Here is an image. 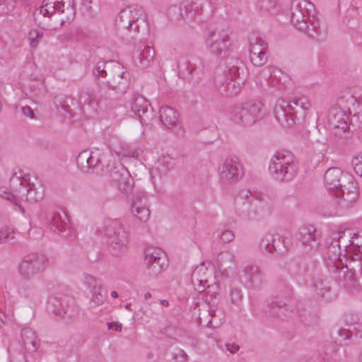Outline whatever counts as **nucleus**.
I'll use <instances>...</instances> for the list:
<instances>
[{"mask_svg": "<svg viewBox=\"0 0 362 362\" xmlns=\"http://www.w3.org/2000/svg\"><path fill=\"white\" fill-rule=\"evenodd\" d=\"M281 240L280 238L278 239L273 238L271 235H267L260 242L261 249H264L265 251L273 253L274 252L278 253H284L286 251V248L283 246L281 247L279 243Z\"/></svg>", "mask_w": 362, "mask_h": 362, "instance_id": "nucleus-36", "label": "nucleus"}, {"mask_svg": "<svg viewBox=\"0 0 362 362\" xmlns=\"http://www.w3.org/2000/svg\"><path fill=\"white\" fill-rule=\"evenodd\" d=\"M218 171L223 182L233 183L239 179L241 165L237 158H228L219 166Z\"/></svg>", "mask_w": 362, "mask_h": 362, "instance_id": "nucleus-23", "label": "nucleus"}, {"mask_svg": "<svg viewBox=\"0 0 362 362\" xmlns=\"http://www.w3.org/2000/svg\"><path fill=\"white\" fill-rule=\"evenodd\" d=\"M258 6L264 13L274 14L279 10L278 0H259Z\"/></svg>", "mask_w": 362, "mask_h": 362, "instance_id": "nucleus-41", "label": "nucleus"}, {"mask_svg": "<svg viewBox=\"0 0 362 362\" xmlns=\"http://www.w3.org/2000/svg\"><path fill=\"white\" fill-rule=\"evenodd\" d=\"M90 158L88 159V164L90 165V170L94 168H98L100 165H103L104 156L100 155L98 152H90Z\"/></svg>", "mask_w": 362, "mask_h": 362, "instance_id": "nucleus-51", "label": "nucleus"}, {"mask_svg": "<svg viewBox=\"0 0 362 362\" xmlns=\"http://www.w3.org/2000/svg\"><path fill=\"white\" fill-rule=\"evenodd\" d=\"M292 286L285 280L279 279L275 284V291L271 302L267 301L262 312L265 317L284 320L292 313L287 306L292 300Z\"/></svg>", "mask_w": 362, "mask_h": 362, "instance_id": "nucleus-5", "label": "nucleus"}, {"mask_svg": "<svg viewBox=\"0 0 362 362\" xmlns=\"http://www.w3.org/2000/svg\"><path fill=\"white\" fill-rule=\"evenodd\" d=\"M51 230L59 234H63L67 238H74V229L69 226V220L66 212L63 210L54 211L52 214L49 220Z\"/></svg>", "mask_w": 362, "mask_h": 362, "instance_id": "nucleus-21", "label": "nucleus"}, {"mask_svg": "<svg viewBox=\"0 0 362 362\" xmlns=\"http://www.w3.org/2000/svg\"><path fill=\"white\" fill-rule=\"evenodd\" d=\"M272 197L263 192L240 191L235 199V209L244 218L259 221L268 217L272 211Z\"/></svg>", "mask_w": 362, "mask_h": 362, "instance_id": "nucleus-3", "label": "nucleus"}, {"mask_svg": "<svg viewBox=\"0 0 362 362\" xmlns=\"http://www.w3.org/2000/svg\"><path fill=\"white\" fill-rule=\"evenodd\" d=\"M173 357L177 362H187L188 361L187 354L181 349H177L175 350Z\"/></svg>", "mask_w": 362, "mask_h": 362, "instance_id": "nucleus-59", "label": "nucleus"}, {"mask_svg": "<svg viewBox=\"0 0 362 362\" xmlns=\"http://www.w3.org/2000/svg\"><path fill=\"white\" fill-rule=\"evenodd\" d=\"M298 170V161L289 151L275 152L270 158L269 172L277 182L288 183L296 176Z\"/></svg>", "mask_w": 362, "mask_h": 362, "instance_id": "nucleus-7", "label": "nucleus"}, {"mask_svg": "<svg viewBox=\"0 0 362 362\" xmlns=\"http://www.w3.org/2000/svg\"><path fill=\"white\" fill-rule=\"evenodd\" d=\"M83 283L90 288L91 291L95 289L97 287L103 286L101 281L96 279L95 276L84 274L83 275Z\"/></svg>", "mask_w": 362, "mask_h": 362, "instance_id": "nucleus-53", "label": "nucleus"}, {"mask_svg": "<svg viewBox=\"0 0 362 362\" xmlns=\"http://www.w3.org/2000/svg\"><path fill=\"white\" fill-rule=\"evenodd\" d=\"M332 333L334 335H338L342 338L343 340L347 339L352 334H355L356 336L358 335L359 337H362V333H360L359 330L356 329V327H354V329L335 327L333 328Z\"/></svg>", "mask_w": 362, "mask_h": 362, "instance_id": "nucleus-48", "label": "nucleus"}, {"mask_svg": "<svg viewBox=\"0 0 362 362\" xmlns=\"http://www.w3.org/2000/svg\"><path fill=\"white\" fill-rule=\"evenodd\" d=\"M144 11L138 6H130L118 13L115 29L116 35L126 43L130 42L139 33L141 21L144 23Z\"/></svg>", "mask_w": 362, "mask_h": 362, "instance_id": "nucleus-6", "label": "nucleus"}, {"mask_svg": "<svg viewBox=\"0 0 362 362\" xmlns=\"http://www.w3.org/2000/svg\"><path fill=\"white\" fill-rule=\"evenodd\" d=\"M315 6L308 0H293L291 7V21L293 25L299 30L307 33L310 37H315V35L310 33L308 21L310 14L314 11Z\"/></svg>", "mask_w": 362, "mask_h": 362, "instance_id": "nucleus-12", "label": "nucleus"}, {"mask_svg": "<svg viewBox=\"0 0 362 362\" xmlns=\"http://www.w3.org/2000/svg\"><path fill=\"white\" fill-rule=\"evenodd\" d=\"M206 45L210 53L219 59L230 54V37L224 30H211L206 37Z\"/></svg>", "mask_w": 362, "mask_h": 362, "instance_id": "nucleus-15", "label": "nucleus"}, {"mask_svg": "<svg viewBox=\"0 0 362 362\" xmlns=\"http://www.w3.org/2000/svg\"><path fill=\"white\" fill-rule=\"evenodd\" d=\"M78 103L74 98L66 95H58L54 98V104L58 112L61 115L69 118L74 116V112L71 107H78Z\"/></svg>", "mask_w": 362, "mask_h": 362, "instance_id": "nucleus-28", "label": "nucleus"}, {"mask_svg": "<svg viewBox=\"0 0 362 362\" xmlns=\"http://www.w3.org/2000/svg\"><path fill=\"white\" fill-rule=\"evenodd\" d=\"M250 59L256 66H263L267 61L268 45L264 40L255 37L250 42Z\"/></svg>", "mask_w": 362, "mask_h": 362, "instance_id": "nucleus-25", "label": "nucleus"}, {"mask_svg": "<svg viewBox=\"0 0 362 362\" xmlns=\"http://www.w3.org/2000/svg\"><path fill=\"white\" fill-rule=\"evenodd\" d=\"M107 168H108L107 175L112 184L124 193L127 192L130 187L129 181L131 177L127 169L122 165L116 166L114 164L107 165Z\"/></svg>", "mask_w": 362, "mask_h": 362, "instance_id": "nucleus-22", "label": "nucleus"}, {"mask_svg": "<svg viewBox=\"0 0 362 362\" xmlns=\"http://www.w3.org/2000/svg\"><path fill=\"white\" fill-rule=\"evenodd\" d=\"M340 346L336 342L327 341L320 349V354L324 360L327 361H337L341 359L342 354Z\"/></svg>", "mask_w": 362, "mask_h": 362, "instance_id": "nucleus-32", "label": "nucleus"}, {"mask_svg": "<svg viewBox=\"0 0 362 362\" xmlns=\"http://www.w3.org/2000/svg\"><path fill=\"white\" fill-rule=\"evenodd\" d=\"M238 276L240 281L248 289L259 290L267 282L265 274L257 265H246Z\"/></svg>", "mask_w": 362, "mask_h": 362, "instance_id": "nucleus-17", "label": "nucleus"}, {"mask_svg": "<svg viewBox=\"0 0 362 362\" xmlns=\"http://www.w3.org/2000/svg\"><path fill=\"white\" fill-rule=\"evenodd\" d=\"M144 263L147 275L156 277L167 266L165 254L158 247H148L145 251Z\"/></svg>", "mask_w": 362, "mask_h": 362, "instance_id": "nucleus-16", "label": "nucleus"}, {"mask_svg": "<svg viewBox=\"0 0 362 362\" xmlns=\"http://www.w3.org/2000/svg\"><path fill=\"white\" fill-rule=\"evenodd\" d=\"M352 180V176L344 173L338 168L327 169L324 175V183L329 193L331 194L344 182Z\"/></svg>", "mask_w": 362, "mask_h": 362, "instance_id": "nucleus-24", "label": "nucleus"}, {"mask_svg": "<svg viewBox=\"0 0 362 362\" xmlns=\"http://www.w3.org/2000/svg\"><path fill=\"white\" fill-rule=\"evenodd\" d=\"M21 338L27 351L35 352L39 348V339L30 328L26 327L21 330Z\"/></svg>", "mask_w": 362, "mask_h": 362, "instance_id": "nucleus-34", "label": "nucleus"}, {"mask_svg": "<svg viewBox=\"0 0 362 362\" xmlns=\"http://www.w3.org/2000/svg\"><path fill=\"white\" fill-rule=\"evenodd\" d=\"M131 110L138 117L143 125L151 124L153 119V109L149 102L141 94L134 93L130 101Z\"/></svg>", "mask_w": 362, "mask_h": 362, "instance_id": "nucleus-19", "label": "nucleus"}, {"mask_svg": "<svg viewBox=\"0 0 362 362\" xmlns=\"http://www.w3.org/2000/svg\"><path fill=\"white\" fill-rule=\"evenodd\" d=\"M331 194L337 198L339 204L344 208H349L354 204L359 196L358 183L352 177V180L344 182Z\"/></svg>", "mask_w": 362, "mask_h": 362, "instance_id": "nucleus-18", "label": "nucleus"}, {"mask_svg": "<svg viewBox=\"0 0 362 362\" xmlns=\"http://www.w3.org/2000/svg\"><path fill=\"white\" fill-rule=\"evenodd\" d=\"M132 214L141 222L146 223L150 217V209L146 196L136 197L132 204Z\"/></svg>", "mask_w": 362, "mask_h": 362, "instance_id": "nucleus-27", "label": "nucleus"}, {"mask_svg": "<svg viewBox=\"0 0 362 362\" xmlns=\"http://www.w3.org/2000/svg\"><path fill=\"white\" fill-rule=\"evenodd\" d=\"M21 112L25 116L31 119L34 118L35 117L33 110L28 105L21 107Z\"/></svg>", "mask_w": 362, "mask_h": 362, "instance_id": "nucleus-61", "label": "nucleus"}, {"mask_svg": "<svg viewBox=\"0 0 362 362\" xmlns=\"http://www.w3.org/2000/svg\"><path fill=\"white\" fill-rule=\"evenodd\" d=\"M103 230L107 238L110 253L115 257L123 255L128 250L129 236L123 223L117 219L107 220Z\"/></svg>", "mask_w": 362, "mask_h": 362, "instance_id": "nucleus-8", "label": "nucleus"}, {"mask_svg": "<svg viewBox=\"0 0 362 362\" xmlns=\"http://www.w3.org/2000/svg\"><path fill=\"white\" fill-rule=\"evenodd\" d=\"M159 118L161 123L167 128H173L179 124V114L170 106H162L159 110Z\"/></svg>", "mask_w": 362, "mask_h": 362, "instance_id": "nucleus-30", "label": "nucleus"}, {"mask_svg": "<svg viewBox=\"0 0 362 362\" xmlns=\"http://www.w3.org/2000/svg\"><path fill=\"white\" fill-rule=\"evenodd\" d=\"M325 258V261L328 269L332 272L337 274V277L341 280L343 277V273H340V270L346 271V266L343 260L344 256L341 246L338 245L336 241L333 240L331 235L327 237L323 244L321 243L320 250H318Z\"/></svg>", "mask_w": 362, "mask_h": 362, "instance_id": "nucleus-10", "label": "nucleus"}, {"mask_svg": "<svg viewBox=\"0 0 362 362\" xmlns=\"http://www.w3.org/2000/svg\"><path fill=\"white\" fill-rule=\"evenodd\" d=\"M265 109L258 100H249L235 106L230 112V118L235 123L243 126H252L264 118Z\"/></svg>", "mask_w": 362, "mask_h": 362, "instance_id": "nucleus-9", "label": "nucleus"}, {"mask_svg": "<svg viewBox=\"0 0 362 362\" xmlns=\"http://www.w3.org/2000/svg\"><path fill=\"white\" fill-rule=\"evenodd\" d=\"M43 32L37 29H32L28 33V40L31 47L35 48L42 38Z\"/></svg>", "mask_w": 362, "mask_h": 362, "instance_id": "nucleus-52", "label": "nucleus"}, {"mask_svg": "<svg viewBox=\"0 0 362 362\" xmlns=\"http://www.w3.org/2000/svg\"><path fill=\"white\" fill-rule=\"evenodd\" d=\"M223 317V311L222 308L218 305H211L207 310H204L199 313V319L202 322H206L207 325L216 327L218 326Z\"/></svg>", "mask_w": 362, "mask_h": 362, "instance_id": "nucleus-29", "label": "nucleus"}, {"mask_svg": "<svg viewBox=\"0 0 362 362\" xmlns=\"http://www.w3.org/2000/svg\"><path fill=\"white\" fill-rule=\"evenodd\" d=\"M107 325L109 329L115 330L116 332L122 331V324L118 322H108Z\"/></svg>", "mask_w": 362, "mask_h": 362, "instance_id": "nucleus-62", "label": "nucleus"}, {"mask_svg": "<svg viewBox=\"0 0 362 362\" xmlns=\"http://www.w3.org/2000/svg\"><path fill=\"white\" fill-rule=\"evenodd\" d=\"M95 79L106 78L105 85L99 88L98 94L105 100H115L127 91L130 84L129 74L115 61H98L93 69Z\"/></svg>", "mask_w": 362, "mask_h": 362, "instance_id": "nucleus-1", "label": "nucleus"}, {"mask_svg": "<svg viewBox=\"0 0 362 362\" xmlns=\"http://www.w3.org/2000/svg\"><path fill=\"white\" fill-rule=\"evenodd\" d=\"M18 198L23 199L31 204L36 203L43 198V192L40 187L36 188L34 185L28 183L23 187V190H19Z\"/></svg>", "mask_w": 362, "mask_h": 362, "instance_id": "nucleus-33", "label": "nucleus"}, {"mask_svg": "<svg viewBox=\"0 0 362 362\" xmlns=\"http://www.w3.org/2000/svg\"><path fill=\"white\" fill-rule=\"evenodd\" d=\"M264 71L267 72L264 74L269 76V83L273 86H275L277 83L281 82V76L284 75L279 69L273 66H267Z\"/></svg>", "mask_w": 362, "mask_h": 362, "instance_id": "nucleus-43", "label": "nucleus"}, {"mask_svg": "<svg viewBox=\"0 0 362 362\" xmlns=\"http://www.w3.org/2000/svg\"><path fill=\"white\" fill-rule=\"evenodd\" d=\"M349 125V120H344L339 122V125H337L335 129H332L331 131L332 134L336 136L347 139L349 138L352 134V133L350 132Z\"/></svg>", "mask_w": 362, "mask_h": 362, "instance_id": "nucleus-42", "label": "nucleus"}, {"mask_svg": "<svg viewBox=\"0 0 362 362\" xmlns=\"http://www.w3.org/2000/svg\"><path fill=\"white\" fill-rule=\"evenodd\" d=\"M229 299L231 303L238 307H240L243 302V296L242 291L238 288H230L229 291Z\"/></svg>", "mask_w": 362, "mask_h": 362, "instance_id": "nucleus-50", "label": "nucleus"}, {"mask_svg": "<svg viewBox=\"0 0 362 362\" xmlns=\"http://www.w3.org/2000/svg\"><path fill=\"white\" fill-rule=\"evenodd\" d=\"M66 2H58L52 0H44L41 6H40L34 13L35 21L40 22L41 17L50 18L56 13L64 14V18L59 20V27L62 26L65 22H69L74 18L75 8L73 0H68L67 6L65 7Z\"/></svg>", "mask_w": 362, "mask_h": 362, "instance_id": "nucleus-11", "label": "nucleus"}, {"mask_svg": "<svg viewBox=\"0 0 362 362\" xmlns=\"http://www.w3.org/2000/svg\"><path fill=\"white\" fill-rule=\"evenodd\" d=\"M28 183L22 177V175H18L14 173L10 178V186L15 190L18 196L19 190H23V187H25Z\"/></svg>", "mask_w": 362, "mask_h": 362, "instance_id": "nucleus-44", "label": "nucleus"}, {"mask_svg": "<svg viewBox=\"0 0 362 362\" xmlns=\"http://www.w3.org/2000/svg\"><path fill=\"white\" fill-rule=\"evenodd\" d=\"M351 240L352 253L362 252V231H354Z\"/></svg>", "mask_w": 362, "mask_h": 362, "instance_id": "nucleus-54", "label": "nucleus"}, {"mask_svg": "<svg viewBox=\"0 0 362 362\" xmlns=\"http://www.w3.org/2000/svg\"><path fill=\"white\" fill-rule=\"evenodd\" d=\"M294 239L304 253L313 254L320 250L322 234L313 225H304L296 232Z\"/></svg>", "mask_w": 362, "mask_h": 362, "instance_id": "nucleus-13", "label": "nucleus"}, {"mask_svg": "<svg viewBox=\"0 0 362 362\" xmlns=\"http://www.w3.org/2000/svg\"><path fill=\"white\" fill-rule=\"evenodd\" d=\"M97 287L95 289L91 291L92 292V298L90 300V305L94 307H98L101 305L105 300V296L102 293V288Z\"/></svg>", "mask_w": 362, "mask_h": 362, "instance_id": "nucleus-49", "label": "nucleus"}, {"mask_svg": "<svg viewBox=\"0 0 362 362\" xmlns=\"http://www.w3.org/2000/svg\"><path fill=\"white\" fill-rule=\"evenodd\" d=\"M313 285L317 293L322 297H325V293L330 289L327 279H324L322 276H314L313 279Z\"/></svg>", "mask_w": 362, "mask_h": 362, "instance_id": "nucleus-40", "label": "nucleus"}, {"mask_svg": "<svg viewBox=\"0 0 362 362\" xmlns=\"http://www.w3.org/2000/svg\"><path fill=\"white\" fill-rule=\"evenodd\" d=\"M232 77L233 76H231V78L230 80L229 78H227L223 82V86H226V89L224 90V91L228 94H233L237 93L235 83Z\"/></svg>", "mask_w": 362, "mask_h": 362, "instance_id": "nucleus-58", "label": "nucleus"}, {"mask_svg": "<svg viewBox=\"0 0 362 362\" xmlns=\"http://www.w3.org/2000/svg\"><path fill=\"white\" fill-rule=\"evenodd\" d=\"M345 101L354 104L356 98L349 93H347L338 99L337 105L332 107L329 111L328 122L330 130L335 129L339 125V122L344 120H349V115L347 111L342 108Z\"/></svg>", "mask_w": 362, "mask_h": 362, "instance_id": "nucleus-20", "label": "nucleus"}, {"mask_svg": "<svg viewBox=\"0 0 362 362\" xmlns=\"http://www.w3.org/2000/svg\"><path fill=\"white\" fill-rule=\"evenodd\" d=\"M310 107V102L306 96L290 101L280 100L274 106V114L281 125L291 127L296 121L305 119Z\"/></svg>", "mask_w": 362, "mask_h": 362, "instance_id": "nucleus-4", "label": "nucleus"}, {"mask_svg": "<svg viewBox=\"0 0 362 362\" xmlns=\"http://www.w3.org/2000/svg\"><path fill=\"white\" fill-rule=\"evenodd\" d=\"M89 158V151H83L80 152L76 157L77 165L83 173H88L90 170V165L88 164Z\"/></svg>", "mask_w": 362, "mask_h": 362, "instance_id": "nucleus-46", "label": "nucleus"}, {"mask_svg": "<svg viewBox=\"0 0 362 362\" xmlns=\"http://www.w3.org/2000/svg\"><path fill=\"white\" fill-rule=\"evenodd\" d=\"M70 341L77 343L78 344L77 346L82 344L84 341L82 336L80 334H74V335L71 336Z\"/></svg>", "mask_w": 362, "mask_h": 362, "instance_id": "nucleus-64", "label": "nucleus"}, {"mask_svg": "<svg viewBox=\"0 0 362 362\" xmlns=\"http://www.w3.org/2000/svg\"><path fill=\"white\" fill-rule=\"evenodd\" d=\"M234 239V234L232 230H226L220 235V240L223 243L231 242Z\"/></svg>", "mask_w": 362, "mask_h": 362, "instance_id": "nucleus-60", "label": "nucleus"}, {"mask_svg": "<svg viewBox=\"0 0 362 362\" xmlns=\"http://www.w3.org/2000/svg\"><path fill=\"white\" fill-rule=\"evenodd\" d=\"M315 261H310L305 259H300L299 262H293L289 267L291 272L294 275L301 276L307 273H311L315 271L316 267Z\"/></svg>", "mask_w": 362, "mask_h": 362, "instance_id": "nucleus-35", "label": "nucleus"}, {"mask_svg": "<svg viewBox=\"0 0 362 362\" xmlns=\"http://www.w3.org/2000/svg\"><path fill=\"white\" fill-rule=\"evenodd\" d=\"M102 100L100 97L98 100L92 92L86 90L82 91L78 97V103L82 105L86 104L90 106L98 105L99 101Z\"/></svg>", "mask_w": 362, "mask_h": 362, "instance_id": "nucleus-45", "label": "nucleus"}, {"mask_svg": "<svg viewBox=\"0 0 362 362\" xmlns=\"http://www.w3.org/2000/svg\"><path fill=\"white\" fill-rule=\"evenodd\" d=\"M154 57V49L150 46H145L143 50L134 57V63L137 66L144 68L147 66Z\"/></svg>", "mask_w": 362, "mask_h": 362, "instance_id": "nucleus-37", "label": "nucleus"}, {"mask_svg": "<svg viewBox=\"0 0 362 362\" xmlns=\"http://www.w3.org/2000/svg\"><path fill=\"white\" fill-rule=\"evenodd\" d=\"M0 197L11 201V203L18 206L22 213H24V209L20 204V201L17 195L13 194L11 191H9L6 187H0Z\"/></svg>", "mask_w": 362, "mask_h": 362, "instance_id": "nucleus-47", "label": "nucleus"}, {"mask_svg": "<svg viewBox=\"0 0 362 362\" xmlns=\"http://www.w3.org/2000/svg\"><path fill=\"white\" fill-rule=\"evenodd\" d=\"M175 159L170 156H163L158 159L156 169L160 177H162L167 175L168 173L175 168Z\"/></svg>", "mask_w": 362, "mask_h": 362, "instance_id": "nucleus-38", "label": "nucleus"}, {"mask_svg": "<svg viewBox=\"0 0 362 362\" xmlns=\"http://www.w3.org/2000/svg\"><path fill=\"white\" fill-rule=\"evenodd\" d=\"M353 235L354 230L349 228L331 233L333 240L344 248L347 273L345 274L346 271L343 269L339 272L343 273L344 285L357 286L362 291V252L352 253Z\"/></svg>", "mask_w": 362, "mask_h": 362, "instance_id": "nucleus-2", "label": "nucleus"}, {"mask_svg": "<svg viewBox=\"0 0 362 362\" xmlns=\"http://www.w3.org/2000/svg\"><path fill=\"white\" fill-rule=\"evenodd\" d=\"M217 264L219 269L226 275L229 272H234L236 265L235 255L230 251L220 252L217 256Z\"/></svg>", "mask_w": 362, "mask_h": 362, "instance_id": "nucleus-31", "label": "nucleus"}, {"mask_svg": "<svg viewBox=\"0 0 362 362\" xmlns=\"http://www.w3.org/2000/svg\"><path fill=\"white\" fill-rule=\"evenodd\" d=\"M13 230L8 228H1L0 230V244L6 243L8 240L13 239Z\"/></svg>", "mask_w": 362, "mask_h": 362, "instance_id": "nucleus-56", "label": "nucleus"}, {"mask_svg": "<svg viewBox=\"0 0 362 362\" xmlns=\"http://www.w3.org/2000/svg\"><path fill=\"white\" fill-rule=\"evenodd\" d=\"M48 264L49 259L45 255L30 253L25 255L20 263L19 273L23 279L29 280L35 275L42 273Z\"/></svg>", "mask_w": 362, "mask_h": 362, "instance_id": "nucleus-14", "label": "nucleus"}, {"mask_svg": "<svg viewBox=\"0 0 362 362\" xmlns=\"http://www.w3.org/2000/svg\"><path fill=\"white\" fill-rule=\"evenodd\" d=\"M73 301L68 296L52 297L49 299L48 306L52 313L61 317L66 315L69 317L72 316L71 305Z\"/></svg>", "mask_w": 362, "mask_h": 362, "instance_id": "nucleus-26", "label": "nucleus"}, {"mask_svg": "<svg viewBox=\"0 0 362 362\" xmlns=\"http://www.w3.org/2000/svg\"><path fill=\"white\" fill-rule=\"evenodd\" d=\"M18 292L20 296L30 301H36L39 298L35 286L30 282L21 283Z\"/></svg>", "mask_w": 362, "mask_h": 362, "instance_id": "nucleus-39", "label": "nucleus"}, {"mask_svg": "<svg viewBox=\"0 0 362 362\" xmlns=\"http://www.w3.org/2000/svg\"><path fill=\"white\" fill-rule=\"evenodd\" d=\"M351 164L356 173L362 177V153L353 158Z\"/></svg>", "mask_w": 362, "mask_h": 362, "instance_id": "nucleus-57", "label": "nucleus"}, {"mask_svg": "<svg viewBox=\"0 0 362 362\" xmlns=\"http://www.w3.org/2000/svg\"><path fill=\"white\" fill-rule=\"evenodd\" d=\"M16 6V0H0V15L7 14Z\"/></svg>", "mask_w": 362, "mask_h": 362, "instance_id": "nucleus-55", "label": "nucleus"}, {"mask_svg": "<svg viewBox=\"0 0 362 362\" xmlns=\"http://www.w3.org/2000/svg\"><path fill=\"white\" fill-rule=\"evenodd\" d=\"M226 350L228 351L230 354H236L239 349L240 346L237 344H226Z\"/></svg>", "mask_w": 362, "mask_h": 362, "instance_id": "nucleus-63", "label": "nucleus"}]
</instances>
